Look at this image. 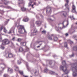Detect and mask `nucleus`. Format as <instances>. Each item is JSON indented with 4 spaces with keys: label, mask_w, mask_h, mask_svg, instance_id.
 I'll return each mask as SVG.
<instances>
[{
    "label": "nucleus",
    "mask_w": 77,
    "mask_h": 77,
    "mask_svg": "<svg viewBox=\"0 0 77 77\" xmlns=\"http://www.w3.org/2000/svg\"><path fill=\"white\" fill-rule=\"evenodd\" d=\"M23 48L21 47H20L19 49V51L20 52L23 51Z\"/></svg>",
    "instance_id": "obj_18"
},
{
    "label": "nucleus",
    "mask_w": 77,
    "mask_h": 77,
    "mask_svg": "<svg viewBox=\"0 0 77 77\" xmlns=\"http://www.w3.org/2000/svg\"><path fill=\"white\" fill-rule=\"evenodd\" d=\"M0 12H4L3 11H2V10H1L0 9Z\"/></svg>",
    "instance_id": "obj_50"
},
{
    "label": "nucleus",
    "mask_w": 77,
    "mask_h": 77,
    "mask_svg": "<svg viewBox=\"0 0 77 77\" xmlns=\"http://www.w3.org/2000/svg\"><path fill=\"white\" fill-rule=\"evenodd\" d=\"M21 10L23 12H24V11H26V8L23 7L22 8H21Z\"/></svg>",
    "instance_id": "obj_20"
},
{
    "label": "nucleus",
    "mask_w": 77,
    "mask_h": 77,
    "mask_svg": "<svg viewBox=\"0 0 77 77\" xmlns=\"http://www.w3.org/2000/svg\"><path fill=\"white\" fill-rule=\"evenodd\" d=\"M55 29H56V30H57V31H59V29H59V28H57V27H55Z\"/></svg>",
    "instance_id": "obj_40"
},
{
    "label": "nucleus",
    "mask_w": 77,
    "mask_h": 77,
    "mask_svg": "<svg viewBox=\"0 0 77 77\" xmlns=\"http://www.w3.org/2000/svg\"><path fill=\"white\" fill-rule=\"evenodd\" d=\"M53 35H54L52 34V35H51V36H53Z\"/></svg>",
    "instance_id": "obj_59"
},
{
    "label": "nucleus",
    "mask_w": 77,
    "mask_h": 77,
    "mask_svg": "<svg viewBox=\"0 0 77 77\" xmlns=\"http://www.w3.org/2000/svg\"><path fill=\"white\" fill-rule=\"evenodd\" d=\"M40 16H41V17H43V16L42 15H40Z\"/></svg>",
    "instance_id": "obj_53"
},
{
    "label": "nucleus",
    "mask_w": 77,
    "mask_h": 77,
    "mask_svg": "<svg viewBox=\"0 0 77 77\" xmlns=\"http://www.w3.org/2000/svg\"><path fill=\"white\" fill-rule=\"evenodd\" d=\"M74 56V54H72L70 56V57H72Z\"/></svg>",
    "instance_id": "obj_42"
},
{
    "label": "nucleus",
    "mask_w": 77,
    "mask_h": 77,
    "mask_svg": "<svg viewBox=\"0 0 77 77\" xmlns=\"http://www.w3.org/2000/svg\"><path fill=\"white\" fill-rule=\"evenodd\" d=\"M7 66V65L4 63H2L0 64V66L1 67V69L0 70V72L3 71L5 68V67ZM1 74V73H0V75Z\"/></svg>",
    "instance_id": "obj_5"
},
{
    "label": "nucleus",
    "mask_w": 77,
    "mask_h": 77,
    "mask_svg": "<svg viewBox=\"0 0 77 77\" xmlns=\"http://www.w3.org/2000/svg\"><path fill=\"white\" fill-rule=\"evenodd\" d=\"M51 62H52V61H50V62H49V64L50 65H51Z\"/></svg>",
    "instance_id": "obj_45"
},
{
    "label": "nucleus",
    "mask_w": 77,
    "mask_h": 77,
    "mask_svg": "<svg viewBox=\"0 0 77 77\" xmlns=\"http://www.w3.org/2000/svg\"><path fill=\"white\" fill-rule=\"evenodd\" d=\"M21 40H22V39H21V38H18L17 39V41H18V42H20V41H21Z\"/></svg>",
    "instance_id": "obj_33"
},
{
    "label": "nucleus",
    "mask_w": 77,
    "mask_h": 77,
    "mask_svg": "<svg viewBox=\"0 0 77 77\" xmlns=\"http://www.w3.org/2000/svg\"><path fill=\"white\" fill-rule=\"evenodd\" d=\"M67 24L66 25V26H68V25L69 24V22H68V21H67Z\"/></svg>",
    "instance_id": "obj_44"
},
{
    "label": "nucleus",
    "mask_w": 77,
    "mask_h": 77,
    "mask_svg": "<svg viewBox=\"0 0 77 77\" xmlns=\"http://www.w3.org/2000/svg\"><path fill=\"white\" fill-rule=\"evenodd\" d=\"M6 53H8L5 54V56L7 58H8V57L11 58V57H14L15 56V55H13L10 51H6Z\"/></svg>",
    "instance_id": "obj_4"
},
{
    "label": "nucleus",
    "mask_w": 77,
    "mask_h": 77,
    "mask_svg": "<svg viewBox=\"0 0 77 77\" xmlns=\"http://www.w3.org/2000/svg\"><path fill=\"white\" fill-rule=\"evenodd\" d=\"M17 63L18 64H20L21 63V62L19 61V60L17 61Z\"/></svg>",
    "instance_id": "obj_43"
},
{
    "label": "nucleus",
    "mask_w": 77,
    "mask_h": 77,
    "mask_svg": "<svg viewBox=\"0 0 77 77\" xmlns=\"http://www.w3.org/2000/svg\"><path fill=\"white\" fill-rule=\"evenodd\" d=\"M18 28H19V32L20 34H26L27 32L24 27V26L22 25H19L17 26Z\"/></svg>",
    "instance_id": "obj_3"
},
{
    "label": "nucleus",
    "mask_w": 77,
    "mask_h": 77,
    "mask_svg": "<svg viewBox=\"0 0 77 77\" xmlns=\"http://www.w3.org/2000/svg\"><path fill=\"white\" fill-rule=\"evenodd\" d=\"M12 69L10 68H8V72H10V73H12L13 71Z\"/></svg>",
    "instance_id": "obj_15"
},
{
    "label": "nucleus",
    "mask_w": 77,
    "mask_h": 77,
    "mask_svg": "<svg viewBox=\"0 0 77 77\" xmlns=\"http://www.w3.org/2000/svg\"><path fill=\"white\" fill-rule=\"evenodd\" d=\"M38 33V31L36 29H35L33 30V32L31 33V35L33 36V35H36Z\"/></svg>",
    "instance_id": "obj_8"
},
{
    "label": "nucleus",
    "mask_w": 77,
    "mask_h": 77,
    "mask_svg": "<svg viewBox=\"0 0 77 77\" xmlns=\"http://www.w3.org/2000/svg\"><path fill=\"white\" fill-rule=\"evenodd\" d=\"M48 20H51V21H53L51 19H48Z\"/></svg>",
    "instance_id": "obj_51"
},
{
    "label": "nucleus",
    "mask_w": 77,
    "mask_h": 77,
    "mask_svg": "<svg viewBox=\"0 0 77 77\" xmlns=\"http://www.w3.org/2000/svg\"><path fill=\"white\" fill-rule=\"evenodd\" d=\"M20 44L21 45L25 46V45H26V43L24 42H22Z\"/></svg>",
    "instance_id": "obj_22"
},
{
    "label": "nucleus",
    "mask_w": 77,
    "mask_h": 77,
    "mask_svg": "<svg viewBox=\"0 0 77 77\" xmlns=\"http://www.w3.org/2000/svg\"><path fill=\"white\" fill-rule=\"evenodd\" d=\"M8 76V75L7 74H5L4 75V77H6Z\"/></svg>",
    "instance_id": "obj_37"
},
{
    "label": "nucleus",
    "mask_w": 77,
    "mask_h": 77,
    "mask_svg": "<svg viewBox=\"0 0 77 77\" xmlns=\"http://www.w3.org/2000/svg\"><path fill=\"white\" fill-rule=\"evenodd\" d=\"M1 6L4 8H7V9H12L11 7L8 6H7L6 7L3 6Z\"/></svg>",
    "instance_id": "obj_12"
},
{
    "label": "nucleus",
    "mask_w": 77,
    "mask_h": 77,
    "mask_svg": "<svg viewBox=\"0 0 77 77\" xmlns=\"http://www.w3.org/2000/svg\"><path fill=\"white\" fill-rule=\"evenodd\" d=\"M2 40V38H0V42H1Z\"/></svg>",
    "instance_id": "obj_48"
},
{
    "label": "nucleus",
    "mask_w": 77,
    "mask_h": 77,
    "mask_svg": "<svg viewBox=\"0 0 77 77\" xmlns=\"http://www.w3.org/2000/svg\"><path fill=\"white\" fill-rule=\"evenodd\" d=\"M48 38L49 39H50V40H52V38H51V36L49 37Z\"/></svg>",
    "instance_id": "obj_41"
},
{
    "label": "nucleus",
    "mask_w": 77,
    "mask_h": 77,
    "mask_svg": "<svg viewBox=\"0 0 77 77\" xmlns=\"http://www.w3.org/2000/svg\"><path fill=\"white\" fill-rule=\"evenodd\" d=\"M72 12H76V10H75V5H74V4L72 5Z\"/></svg>",
    "instance_id": "obj_10"
},
{
    "label": "nucleus",
    "mask_w": 77,
    "mask_h": 77,
    "mask_svg": "<svg viewBox=\"0 0 77 77\" xmlns=\"http://www.w3.org/2000/svg\"><path fill=\"white\" fill-rule=\"evenodd\" d=\"M64 75V74H63L62 75V77H63V76Z\"/></svg>",
    "instance_id": "obj_56"
},
{
    "label": "nucleus",
    "mask_w": 77,
    "mask_h": 77,
    "mask_svg": "<svg viewBox=\"0 0 77 77\" xmlns=\"http://www.w3.org/2000/svg\"><path fill=\"white\" fill-rule=\"evenodd\" d=\"M46 31L45 30H43L42 31V33H44V34H45L46 33Z\"/></svg>",
    "instance_id": "obj_31"
},
{
    "label": "nucleus",
    "mask_w": 77,
    "mask_h": 77,
    "mask_svg": "<svg viewBox=\"0 0 77 77\" xmlns=\"http://www.w3.org/2000/svg\"><path fill=\"white\" fill-rule=\"evenodd\" d=\"M51 12V9L49 8H47L46 10V13H47V12Z\"/></svg>",
    "instance_id": "obj_14"
},
{
    "label": "nucleus",
    "mask_w": 77,
    "mask_h": 77,
    "mask_svg": "<svg viewBox=\"0 0 77 77\" xmlns=\"http://www.w3.org/2000/svg\"><path fill=\"white\" fill-rule=\"evenodd\" d=\"M35 24L38 26H41V21H37L35 22Z\"/></svg>",
    "instance_id": "obj_11"
},
{
    "label": "nucleus",
    "mask_w": 77,
    "mask_h": 77,
    "mask_svg": "<svg viewBox=\"0 0 77 77\" xmlns=\"http://www.w3.org/2000/svg\"><path fill=\"white\" fill-rule=\"evenodd\" d=\"M25 64L26 65V66L27 67V69H28V63H27L26 62L25 63Z\"/></svg>",
    "instance_id": "obj_34"
},
{
    "label": "nucleus",
    "mask_w": 77,
    "mask_h": 77,
    "mask_svg": "<svg viewBox=\"0 0 77 77\" xmlns=\"http://www.w3.org/2000/svg\"><path fill=\"white\" fill-rule=\"evenodd\" d=\"M65 35L66 36H67L68 35V33H66L65 34Z\"/></svg>",
    "instance_id": "obj_46"
},
{
    "label": "nucleus",
    "mask_w": 77,
    "mask_h": 77,
    "mask_svg": "<svg viewBox=\"0 0 77 77\" xmlns=\"http://www.w3.org/2000/svg\"><path fill=\"white\" fill-rule=\"evenodd\" d=\"M0 48L2 49V50H4L5 49V47L3 46H1Z\"/></svg>",
    "instance_id": "obj_35"
},
{
    "label": "nucleus",
    "mask_w": 77,
    "mask_h": 77,
    "mask_svg": "<svg viewBox=\"0 0 77 77\" xmlns=\"http://www.w3.org/2000/svg\"><path fill=\"white\" fill-rule=\"evenodd\" d=\"M61 14H62L64 17H66V12L65 11L62 12Z\"/></svg>",
    "instance_id": "obj_16"
},
{
    "label": "nucleus",
    "mask_w": 77,
    "mask_h": 77,
    "mask_svg": "<svg viewBox=\"0 0 77 77\" xmlns=\"http://www.w3.org/2000/svg\"><path fill=\"white\" fill-rule=\"evenodd\" d=\"M55 56H56V55L54 56V57H55Z\"/></svg>",
    "instance_id": "obj_63"
},
{
    "label": "nucleus",
    "mask_w": 77,
    "mask_h": 77,
    "mask_svg": "<svg viewBox=\"0 0 77 77\" xmlns=\"http://www.w3.org/2000/svg\"><path fill=\"white\" fill-rule=\"evenodd\" d=\"M35 73H36V71H35Z\"/></svg>",
    "instance_id": "obj_60"
},
{
    "label": "nucleus",
    "mask_w": 77,
    "mask_h": 77,
    "mask_svg": "<svg viewBox=\"0 0 77 77\" xmlns=\"http://www.w3.org/2000/svg\"><path fill=\"white\" fill-rule=\"evenodd\" d=\"M0 4H5V5H7L8 3H9V2H7V1L5 0H2Z\"/></svg>",
    "instance_id": "obj_9"
},
{
    "label": "nucleus",
    "mask_w": 77,
    "mask_h": 77,
    "mask_svg": "<svg viewBox=\"0 0 77 77\" xmlns=\"http://www.w3.org/2000/svg\"><path fill=\"white\" fill-rule=\"evenodd\" d=\"M4 32L5 33H6L7 32V30H6L5 28H4Z\"/></svg>",
    "instance_id": "obj_32"
},
{
    "label": "nucleus",
    "mask_w": 77,
    "mask_h": 77,
    "mask_svg": "<svg viewBox=\"0 0 77 77\" xmlns=\"http://www.w3.org/2000/svg\"><path fill=\"white\" fill-rule=\"evenodd\" d=\"M32 2H29L28 3V6H29V7H30V6H31V5H32Z\"/></svg>",
    "instance_id": "obj_29"
},
{
    "label": "nucleus",
    "mask_w": 77,
    "mask_h": 77,
    "mask_svg": "<svg viewBox=\"0 0 77 77\" xmlns=\"http://www.w3.org/2000/svg\"><path fill=\"white\" fill-rule=\"evenodd\" d=\"M54 40L55 41H57V37L54 38Z\"/></svg>",
    "instance_id": "obj_36"
},
{
    "label": "nucleus",
    "mask_w": 77,
    "mask_h": 77,
    "mask_svg": "<svg viewBox=\"0 0 77 77\" xmlns=\"http://www.w3.org/2000/svg\"><path fill=\"white\" fill-rule=\"evenodd\" d=\"M73 49L74 50H76L77 51V46H75L73 47Z\"/></svg>",
    "instance_id": "obj_24"
},
{
    "label": "nucleus",
    "mask_w": 77,
    "mask_h": 77,
    "mask_svg": "<svg viewBox=\"0 0 77 77\" xmlns=\"http://www.w3.org/2000/svg\"><path fill=\"white\" fill-rule=\"evenodd\" d=\"M62 65H65V66L64 67L61 66H60V69L62 70L64 74H67L69 73V71L67 70V68H68V65L66 64V62L65 61L63 60L62 61Z\"/></svg>",
    "instance_id": "obj_1"
},
{
    "label": "nucleus",
    "mask_w": 77,
    "mask_h": 77,
    "mask_svg": "<svg viewBox=\"0 0 77 77\" xmlns=\"http://www.w3.org/2000/svg\"><path fill=\"white\" fill-rule=\"evenodd\" d=\"M12 41H15V37H14L12 39Z\"/></svg>",
    "instance_id": "obj_30"
},
{
    "label": "nucleus",
    "mask_w": 77,
    "mask_h": 77,
    "mask_svg": "<svg viewBox=\"0 0 77 77\" xmlns=\"http://www.w3.org/2000/svg\"><path fill=\"white\" fill-rule=\"evenodd\" d=\"M41 29H42V28H41L40 29V30H41Z\"/></svg>",
    "instance_id": "obj_58"
},
{
    "label": "nucleus",
    "mask_w": 77,
    "mask_h": 77,
    "mask_svg": "<svg viewBox=\"0 0 77 77\" xmlns=\"http://www.w3.org/2000/svg\"><path fill=\"white\" fill-rule=\"evenodd\" d=\"M48 69L47 68H46L45 69L44 72H48Z\"/></svg>",
    "instance_id": "obj_27"
},
{
    "label": "nucleus",
    "mask_w": 77,
    "mask_h": 77,
    "mask_svg": "<svg viewBox=\"0 0 77 77\" xmlns=\"http://www.w3.org/2000/svg\"><path fill=\"white\" fill-rule=\"evenodd\" d=\"M40 47V46H37V48H39V47Z\"/></svg>",
    "instance_id": "obj_54"
},
{
    "label": "nucleus",
    "mask_w": 77,
    "mask_h": 77,
    "mask_svg": "<svg viewBox=\"0 0 77 77\" xmlns=\"http://www.w3.org/2000/svg\"><path fill=\"white\" fill-rule=\"evenodd\" d=\"M19 73L21 75H23V72L22 71H19Z\"/></svg>",
    "instance_id": "obj_28"
},
{
    "label": "nucleus",
    "mask_w": 77,
    "mask_h": 77,
    "mask_svg": "<svg viewBox=\"0 0 77 77\" xmlns=\"http://www.w3.org/2000/svg\"><path fill=\"white\" fill-rule=\"evenodd\" d=\"M11 44H13V43L12 42H11Z\"/></svg>",
    "instance_id": "obj_64"
},
{
    "label": "nucleus",
    "mask_w": 77,
    "mask_h": 77,
    "mask_svg": "<svg viewBox=\"0 0 77 77\" xmlns=\"http://www.w3.org/2000/svg\"><path fill=\"white\" fill-rule=\"evenodd\" d=\"M24 77H28V76H24Z\"/></svg>",
    "instance_id": "obj_55"
},
{
    "label": "nucleus",
    "mask_w": 77,
    "mask_h": 77,
    "mask_svg": "<svg viewBox=\"0 0 77 77\" xmlns=\"http://www.w3.org/2000/svg\"><path fill=\"white\" fill-rule=\"evenodd\" d=\"M68 42L69 43H70L71 44H73V42L69 40H68Z\"/></svg>",
    "instance_id": "obj_23"
},
{
    "label": "nucleus",
    "mask_w": 77,
    "mask_h": 77,
    "mask_svg": "<svg viewBox=\"0 0 77 77\" xmlns=\"http://www.w3.org/2000/svg\"><path fill=\"white\" fill-rule=\"evenodd\" d=\"M23 21H24V22H27V21H29V19L28 18L26 17L25 19H24L23 20Z\"/></svg>",
    "instance_id": "obj_19"
},
{
    "label": "nucleus",
    "mask_w": 77,
    "mask_h": 77,
    "mask_svg": "<svg viewBox=\"0 0 77 77\" xmlns=\"http://www.w3.org/2000/svg\"><path fill=\"white\" fill-rule=\"evenodd\" d=\"M24 2L23 0H21V1L20 0H18V4L20 5L21 4V3H24Z\"/></svg>",
    "instance_id": "obj_21"
},
{
    "label": "nucleus",
    "mask_w": 77,
    "mask_h": 77,
    "mask_svg": "<svg viewBox=\"0 0 77 77\" xmlns=\"http://www.w3.org/2000/svg\"><path fill=\"white\" fill-rule=\"evenodd\" d=\"M3 30V26H1L0 29V31H2V30Z\"/></svg>",
    "instance_id": "obj_39"
},
{
    "label": "nucleus",
    "mask_w": 77,
    "mask_h": 77,
    "mask_svg": "<svg viewBox=\"0 0 77 77\" xmlns=\"http://www.w3.org/2000/svg\"><path fill=\"white\" fill-rule=\"evenodd\" d=\"M16 45H18V43H16Z\"/></svg>",
    "instance_id": "obj_57"
},
{
    "label": "nucleus",
    "mask_w": 77,
    "mask_h": 77,
    "mask_svg": "<svg viewBox=\"0 0 77 77\" xmlns=\"http://www.w3.org/2000/svg\"><path fill=\"white\" fill-rule=\"evenodd\" d=\"M64 47H65L66 48H67V43H66V42H65L64 43Z\"/></svg>",
    "instance_id": "obj_25"
},
{
    "label": "nucleus",
    "mask_w": 77,
    "mask_h": 77,
    "mask_svg": "<svg viewBox=\"0 0 77 77\" xmlns=\"http://www.w3.org/2000/svg\"><path fill=\"white\" fill-rule=\"evenodd\" d=\"M75 24H77V22L75 23Z\"/></svg>",
    "instance_id": "obj_62"
},
{
    "label": "nucleus",
    "mask_w": 77,
    "mask_h": 77,
    "mask_svg": "<svg viewBox=\"0 0 77 77\" xmlns=\"http://www.w3.org/2000/svg\"><path fill=\"white\" fill-rule=\"evenodd\" d=\"M12 30L11 29L10 30V31L9 32H8V33H12Z\"/></svg>",
    "instance_id": "obj_38"
},
{
    "label": "nucleus",
    "mask_w": 77,
    "mask_h": 77,
    "mask_svg": "<svg viewBox=\"0 0 77 77\" xmlns=\"http://www.w3.org/2000/svg\"><path fill=\"white\" fill-rule=\"evenodd\" d=\"M71 69L72 70L73 72V76H74V77H75V76L77 75V73H75V72L76 71H77V62L72 64Z\"/></svg>",
    "instance_id": "obj_2"
},
{
    "label": "nucleus",
    "mask_w": 77,
    "mask_h": 77,
    "mask_svg": "<svg viewBox=\"0 0 77 77\" xmlns=\"http://www.w3.org/2000/svg\"><path fill=\"white\" fill-rule=\"evenodd\" d=\"M49 74L51 75H57V74L55 72H54L52 71H50L49 72Z\"/></svg>",
    "instance_id": "obj_13"
},
{
    "label": "nucleus",
    "mask_w": 77,
    "mask_h": 77,
    "mask_svg": "<svg viewBox=\"0 0 77 77\" xmlns=\"http://www.w3.org/2000/svg\"><path fill=\"white\" fill-rule=\"evenodd\" d=\"M34 4L35 5H36V3L34 2Z\"/></svg>",
    "instance_id": "obj_49"
},
{
    "label": "nucleus",
    "mask_w": 77,
    "mask_h": 77,
    "mask_svg": "<svg viewBox=\"0 0 77 77\" xmlns=\"http://www.w3.org/2000/svg\"><path fill=\"white\" fill-rule=\"evenodd\" d=\"M60 28L61 30H62V29H63V27H62V28H61V27H60Z\"/></svg>",
    "instance_id": "obj_52"
},
{
    "label": "nucleus",
    "mask_w": 77,
    "mask_h": 77,
    "mask_svg": "<svg viewBox=\"0 0 77 77\" xmlns=\"http://www.w3.org/2000/svg\"><path fill=\"white\" fill-rule=\"evenodd\" d=\"M18 24H16V26H17V25H18Z\"/></svg>",
    "instance_id": "obj_61"
},
{
    "label": "nucleus",
    "mask_w": 77,
    "mask_h": 77,
    "mask_svg": "<svg viewBox=\"0 0 77 77\" xmlns=\"http://www.w3.org/2000/svg\"><path fill=\"white\" fill-rule=\"evenodd\" d=\"M66 1V3L65 4V6L66 7V9L69 11V5H68V3H69V1L68 0H65Z\"/></svg>",
    "instance_id": "obj_7"
},
{
    "label": "nucleus",
    "mask_w": 77,
    "mask_h": 77,
    "mask_svg": "<svg viewBox=\"0 0 77 77\" xmlns=\"http://www.w3.org/2000/svg\"><path fill=\"white\" fill-rule=\"evenodd\" d=\"M14 70L16 71H18V67L16 66H14Z\"/></svg>",
    "instance_id": "obj_17"
},
{
    "label": "nucleus",
    "mask_w": 77,
    "mask_h": 77,
    "mask_svg": "<svg viewBox=\"0 0 77 77\" xmlns=\"http://www.w3.org/2000/svg\"><path fill=\"white\" fill-rule=\"evenodd\" d=\"M33 6H34V5H31V7L32 8H33Z\"/></svg>",
    "instance_id": "obj_47"
},
{
    "label": "nucleus",
    "mask_w": 77,
    "mask_h": 77,
    "mask_svg": "<svg viewBox=\"0 0 77 77\" xmlns=\"http://www.w3.org/2000/svg\"><path fill=\"white\" fill-rule=\"evenodd\" d=\"M70 18H71V20H75V18L74 17L72 16V17L70 16Z\"/></svg>",
    "instance_id": "obj_26"
},
{
    "label": "nucleus",
    "mask_w": 77,
    "mask_h": 77,
    "mask_svg": "<svg viewBox=\"0 0 77 77\" xmlns=\"http://www.w3.org/2000/svg\"><path fill=\"white\" fill-rule=\"evenodd\" d=\"M9 41L8 39H5L3 40L2 41V44L4 45H6L7 44H9Z\"/></svg>",
    "instance_id": "obj_6"
}]
</instances>
